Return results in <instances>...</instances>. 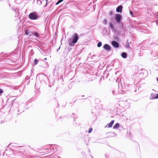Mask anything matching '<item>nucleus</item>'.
Listing matches in <instances>:
<instances>
[{
	"label": "nucleus",
	"instance_id": "1",
	"mask_svg": "<svg viewBox=\"0 0 158 158\" xmlns=\"http://www.w3.org/2000/svg\"><path fill=\"white\" fill-rule=\"evenodd\" d=\"M73 40L72 41L69 40V43L70 46H73L74 44L76 43L79 39L78 35L77 33H75L72 36Z\"/></svg>",
	"mask_w": 158,
	"mask_h": 158
},
{
	"label": "nucleus",
	"instance_id": "2",
	"mask_svg": "<svg viewBox=\"0 0 158 158\" xmlns=\"http://www.w3.org/2000/svg\"><path fill=\"white\" fill-rule=\"evenodd\" d=\"M39 17L37 14L36 12H32L29 15V18L31 20H35Z\"/></svg>",
	"mask_w": 158,
	"mask_h": 158
},
{
	"label": "nucleus",
	"instance_id": "3",
	"mask_svg": "<svg viewBox=\"0 0 158 158\" xmlns=\"http://www.w3.org/2000/svg\"><path fill=\"white\" fill-rule=\"evenodd\" d=\"M121 18L122 16L120 14H117L116 15L115 19L118 23H120Z\"/></svg>",
	"mask_w": 158,
	"mask_h": 158
},
{
	"label": "nucleus",
	"instance_id": "4",
	"mask_svg": "<svg viewBox=\"0 0 158 158\" xmlns=\"http://www.w3.org/2000/svg\"><path fill=\"white\" fill-rule=\"evenodd\" d=\"M123 7L121 5H120L118 6L116 9V11L117 12L122 13Z\"/></svg>",
	"mask_w": 158,
	"mask_h": 158
},
{
	"label": "nucleus",
	"instance_id": "5",
	"mask_svg": "<svg viewBox=\"0 0 158 158\" xmlns=\"http://www.w3.org/2000/svg\"><path fill=\"white\" fill-rule=\"evenodd\" d=\"M112 44L114 47L116 48H117L119 47L118 43L115 41H113L112 42Z\"/></svg>",
	"mask_w": 158,
	"mask_h": 158
},
{
	"label": "nucleus",
	"instance_id": "6",
	"mask_svg": "<svg viewBox=\"0 0 158 158\" xmlns=\"http://www.w3.org/2000/svg\"><path fill=\"white\" fill-rule=\"evenodd\" d=\"M103 48L105 49L108 51H110L111 48L110 46L109 45L107 44L104 45L103 46Z\"/></svg>",
	"mask_w": 158,
	"mask_h": 158
},
{
	"label": "nucleus",
	"instance_id": "7",
	"mask_svg": "<svg viewBox=\"0 0 158 158\" xmlns=\"http://www.w3.org/2000/svg\"><path fill=\"white\" fill-rule=\"evenodd\" d=\"M114 123V120H113L111 122L106 125V127H107V128H111L112 127L113 124Z\"/></svg>",
	"mask_w": 158,
	"mask_h": 158
},
{
	"label": "nucleus",
	"instance_id": "8",
	"mask_svg": "<svg viewBox=\"0 0 158 158\" xmlns=\"http://www.w3.org/2000/svg\"><path fill=\"white\" fill-rule=\"evenodd\" d=\"M119 127V124L118 123H117L115 124V125L113 127V128L114 129H116L118 128Z\"/></svg>",
	"mask_w": 158,
	"mask_h": 158
},
{
	"label": "nucleus",
	"instance_id": "9",
	"mask_svg": "<svg viewBox=\"0 0 158 158\" xmlns=\"http://www.w3.org/2000/svg\"><path fill=\"white\" fill-rule=\"evenodd\" d=\"M121 56L123 58H126L127 57V54L126 52H123L122 53Z\"/></svg>",
	"mask_w": 158,
	"mask_h": 158
},
{
	"label": "nucleus",
	"instance_id": "10",
	"mask_svg": "<svg viewBox=\"0 0 158 158\" xmlns=\"http://www.w3.org/2000/svg\"><path fill=\"white\" fill-rule=\"evenodd\" d=\"M33 35H35L37 37H39L40 36L38 32H37L36 31L34 32L33 34Z\"/></svg>",
	"mask_w": 158,
	"mask_h": 158
},
{
	"label": "nucleus",
	"instance_id": "11",
	"mask_svg": "<svg viewBox=\"0 0 158 158\" xmlns=\"http://www.w3.org/2000/svg\"><path fill=\"white\" fill-rule=\"evenodd\" d=\"M110 27L112 29H113L114 28L113 24L111 23H110Z\"/></svg>",
	"mask_w": 158,
	"mask_h": 158
},
{
	"label": "nucleus",
	"instance_id": "12",
	"mask_svg": "<svg viewBox=\"0 0 158 158\" xmlns=\"http://www.w3.org/2000/svg\"><path fill=\"white\" fill-rule=\"evenodd\" d=\"M25 34L26 35H29L30 36H31L32 35V34H29V32L28 31H26Z\"/></svg>",
	"mask_w": 158,
	"mask_h": 158
},
{
	"label": "nucleus",
	"instance_id": "13",
	"mask_svg": "<svg viewBox=\"0 0 158 158\" xmlns=\"http://www.w3.org/2000/svg\"><path fill=\"white\" fill-rule=\"evenodd\" d=\"M102 42H99L98 43V44L97 46L98 47H100L102 46Z\"/></svg>",
	"mask_w": 158,
	"mask_h": 158
},
{
	"label": "nucleus",
	"instance_id": "14",
	"mask_svg": "<svg viewBox=\"0 0 158 158\" xmlns=\"http://www.w3.org/2000/svg\"><path fill=\"white\" fill-rule=\"evenodd\" d=\"M34 62L35 65L36 64L38 63V61L36 59H35Z\"/></svg>",
	"mask_w": 158,
	"mask_h": 158
},
{
	"label": "nucleus",
	"instance_id": "15",
	"mask_svg": "<svg viewBox=\"0 0 158 158\" xmlns=\"http://www.w3.org/2000/svg\"><path fill=\"white\" fill-rule=\"evenodd\" d=\"M63 1V0H59V1H58V2L56 3V5H58V4H59V3H60L61 2H62V1Z\"/></svg>",
	"mask_w": 158,
	"mask_h": 158
},
{
	"label": "nucleus",
	"instance_id": "16",
	"mask_svg": "<svg viewBox=\"0 0 158 158\" xmlns=\"http://www.w3.org/2000/svg\"><path fill=\"white\" fill-rule=\"evenodd\" d=\"M92 128H90L89 130L88 133H90V132H92Z\"/></svg>",
	"mask_w": 158,
	"mask_h": 158
},
{
	"label": "nucleus",
	"instance_id": "17",
	"mask_svg": "<svg viewBox=\"0 0 158 158\" xmlns=\"http://www.w3.org/2000/svg\"><path fill=\"white\" fill-rule=\"evenodd\" d=\"M104 23L105 24H106L107 23V21L106 19H104L103 21Z\"/></svg>",
	"mask_w": 158,
	"mask_h": 158
},
{
	"label": "nucleus",
	"instance_id": "18",
	"mask_svg": "<svg viewBox=\"0 0 158 158\" xmlns=\"http://www.w3.org/2000/svg\"><path fill=\"white\" fill-rule=\"evenodd\" d=\"M109 14L110 15H111L113 14V12L112 11H111L110 12Z\"/></svg>",
	"mask_w": 158,
	"mask_h": 158
},
{
	"label": "nucleus",
	"instance_id": "19",
	"mask_svg": "<svg viewBox=\"0 0 158 158\" xmlns=\"http://www.w3.org/2000/svg\"><path fill=\"white\" fill-rule=\"evenodd\" d=\"M126 47L128 48L129 47V44L128 42H127V44L126 45Z\"/></svg>",
	"mask_w": 158,
	"mask_h": 158
},
{
	"label": "nucleus",
	"instance_id": "20",
	"mask_svg": "<svg viewBox=\"0 0 158 158\" xmlns=\"http://www.w3.org/2000/svg\"><path fill=\"white\" fill-rule=\"evenodd\" d=\"M157 98H158V94H157L156 96L155 97L153 98H152V99H157Z\"/></svg>",
	"mask_w": 158,
	"mask_h": 158
},
{
	"label": "nucleus",
	"instance_id": "21",
	"mask_svg": "<svg viewBox=\"0 0 158 158\" xmlns=\"http://www.w3.org/2000/svg\"><path fill=\"white\" fill-rule=\"evenodd\" d=\"M3 92V90L2 89H0V94H1Z\"/></svg>",
	"mask_w": 158,
	"mask_h": 158
},
{
	"label": "nucleus",
	"instance_id": "22",
	"mask_svg": "<svg viewBox=\"0 0 158 158\" xmlns=\"http://www.w3.org/2000/svg\"><path fill=\"white\" fill-rule=\"evenodd\" d=\"M130 13L131 14L133 15V13H132V12H131V11H130Z\"/></svg>",
	"mask_w": 158,
	"mask_h": 158
},
{
	"label": "nucleus",
	"instance_id": "23",
	"mask_svg": "<svg viewBox=\"0 0 158 158\" xmlns=\"http://www.w3.org/2000/svg\"><path fill=\"white\" fill-rule=\"evenodd\" d=\"M44 60H47V58H44Z\"/></svg>",
	"mask_w": 158,
	"mask_h": 158
},
{
	"label": "nucleus",
	"instance_id": "24",
	"mask_svg": "<svg viewBox=\"0 0 158 158\" xmlns=\"http://www.w3.org/2000/svg\"><path fill=\"white\" fill-rule=\"evenodd\" d=\"M157 81H158V78H157Z\"/></svg>",
	"mask_w": 158,
	"mask_h": 158
}]
</instances>
